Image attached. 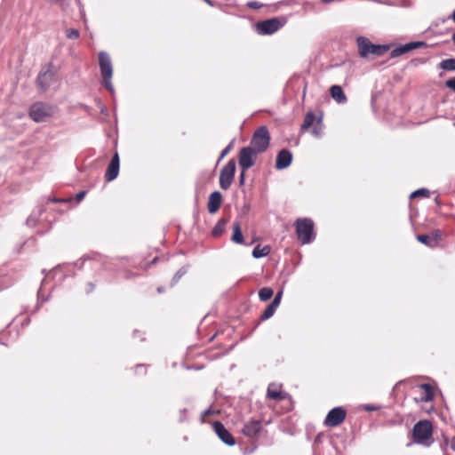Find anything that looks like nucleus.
Instances as JSON below:
<instances>
[{
	"mask_svg": "<svg viewBox=\"0 0 455 455\" xmlns=\"http://www.w3.org/2000/svg\"><path fill=\"white\" fill-rule=\"evenodd\" d=\"M99 64L102 76V84L110 92H114V87L111 83L113 76V66L109 55L105 52L99 53Z\"/></svg>",
	"mask_w": 455,
	"mask_h": 455,
	"instance_id": "1",
	"label": "nucleus"
},
{
	"mask_svg": "<svg viewBox=\"0 0 455 455\" xmlns=\"http://www.w3.org/2000/svg\"><path fill=\"white\" fill-rule=\"evenodd\" d=\"M55 107L44 102H36L29 108V116L36 123L46 122L55 113Z\"/></svg>",
	"mask_w": 455,
	"mask_h": 455,
	"instance_id": "2",
	"label": "nucleus"
},
{
	"mask_svg": "<svg viewBox=\"0 0 455 455\" xmlns=\"http://www.w3.org/2000/svg\"><path fill=\"white\" fill-rule=\"evenodd\" d=\"M295 226L298 239L302 244L310 243L315 239L314 222L312 220L307 218L299 219Z\"/></svg>",
	"mask_w": 455,
	"mask_h": 455,
	"instance_id": "3",
	"label": "nucleus"
},
{
	"mask_svg": "<svg viewBox=\"0 0 455 455\" xmlns=\"http://www.w3.org/2000/svg\"><path fill=\"white\" fill-rule=\"evenodd\" d=\"M359 54L362 58H366L370 54L380 56L387 50V45L373 44L370 40L363 36H359L356 40Z\"/></svg>",
	"mask_w": 455,
	"mask_h": 455,
	"instance_id": "4",
	"label": "nucleus"
},
{
	"mask_svg": "<svg viewBox=\"0 0 455 455\" xmlns=\"http://www.w3.org/2000/svg\"><path fill=\"white\" fill-rule=\"evenodd\" d=\"M270 137L267 127L260 126L254 132L251 145V148L258 153H262L267 150L269 146Z\"/></svg>",
	"mask_w": 455,
	"mask_h": 455,
	"instance_id": "5",
	"label": "nucleus"
},
{
	"mask_svg": "<svg viewBox=\"0 0 455 455\" xmlns=\"http://www.w3.org/2000/svg\"><path fill=\"white\" fill-rule=\"evenodd\" d=\"M433 433L432 424L428 420H420L416 423L412 429V435L415 443H424L430 439Z\"/></svg>",
	"mask_w": 455,
	"mask_h": 455,
	"instance_id": "6",
	"label": "nucleus"
},
{
	"mask_svg": "<svg viewBox=\"0 0 455 455\" xmlns=\"http://www.w3.org/2000/svg\"><path fill=\"white\" fill-rule=\"evenodd\" d=\"M235 172V160H229L228 163L221 169L220 174V187L227 190L230 188Z\"/></svg>",
	"mask_w": 455,
	"mask_h": 455,
	"instance_id": "7",
	"label": "nucleus"
},
{
	"mask_svg": "<svg viewBox=\"0 0 455 455\" xmlns=\"http://www.w3.org/2000/svg\"><path fill=\"white\" fill-rule=\"evenodd\" d=\"M257 153L251 147H245L240 150L239 165L243 171L254 165Z\"/></svg>",
	"mask_w": 455,
	"mask_h": 455,
	"instance_id": "8",
	"label": "nucleus"
},
{
	"mask_svg": "<svg viewBox=\"0 0 455 455\" xmlns=\"http://www.w3.org/2000/svg\"><path fill=\"white\" fill-rule=\"evenodd\" d=\"M346 414V411L342 407H335L328 412L324 425L330 427H337L345 420Z\"/></svg>",
	"mask_w": 455,
	"mask_h": 455,
	"instance_id": "9",
	"label": "nucleus"
},
{
	"mask_svg": "<svg viewBox=\"0 0 455 455\" xmlns=\"http://www.w3.org/2000/svg\"><path fill=\"white\" fill-rule=\"evenodd\" d=\"M54 77L52 64H47L42 68L37 76V85L45 91L49 88Z\"/></svg>",
	"mask_w": 455,
	"mask_h": 455,
	"instance_id": "10",
	"label": "nucleus"
},
{
	"mask_svg": "<svg viewBox=\"0 0 455 455\" xmlns=\"http://www.w3.org/2000/svg\"><path fill=\"white\" fill-rule=\"evenodd\" d=\"M283 24L277 18L269 19L257 23L259 34L271 35L282 28Z\"/></svg>",
	"mask_w": 455,
	"mask_h": 455,
	"instance_id": "11",
	"label": "nucleus"
},
{
	"mask_svg": "<svg viewBox=\"0 0 455 455\" xmlns=\"http://www.w3.org/2000/svg\"><path fill=\"white\" fill-rule=\"evenodd\" d=\"M213 430L218 437L227 445L233 446L235 443V438L220 421H215L212 424Z\"/></svg>",
	"mask_w": 455,
	"mask_h": 455,
	"instance_id": "12",
	"label": "nucleus"
},
{
	"mask_svg": "<svg viewBox=\"0 0 455 455\" xmlns=\"http://www.w3.org/2000/svg\"><path fill=\"white\" fill-rule=\"evenodd\" d=\"M292 161V154L288 149H282L276 156L275 168L283 170L289 167Z\"/></svg>",
	"mask_w": 455,
	"mask_h": 455,
	"instance_id": "13",
	"label": "nucleus"
},
{
	"mask_svg": "<svg viewBox=\"0 0 455 455\" xmlns=\"http://www.w3.org/2000/svg\"><path fill=\"white\" fill-rule=\"evenodd\" d=\"M119 172V156L117 152L115 153L113 156L110 164H108L106 173H105V179L107 181H112L114 180L117 176Z\"/></svg>",
	"mask_w": 455,
	"mask_h": 455,
	"instance_id": "14",
	"label": "nucleus"
},
{
	"mask_svg": "<svg viewBox=\"0 0 455 455\" xmlns=\"http://www.w3.org/2000/svg\"><path fill=\"white\" fill-rule=\"evenodd\" d=\"M222 196L219 191H214L210 195L208 201V211L210 213H215L220 207Z\"/></svg>",
	"mask_w": 455,
	"mask_h": 455,
	"instance_id": "15",
	"label": "nucleus"
},
{
	"mask_svg": "<svg viewBox=\"0 0 455 455\" xmlns=\"http://www.w3.org/2000/svg\"><path fill=\"white\" fill-rule=\"evenodd\" d=\"M261 429V424L259 420H251L246 425H244L243 428V433L244 435L252 438L255 437Z\"/></svg>",
	"mask_w": 455,
	"mask_h": 455,
	"instance_id": "16",
	"label": "nucleus"
},
{
	"mask_svg": "<svg viewBox=\"0 0 455 455\" xmlns=\"http://www.w3.org/2000/svg\"><path fill=\"white\" fill-rule=\"evenodd\" d=\"M330 92L331 98L338 103H345L347 101V97L339 85H332L330 89Z\"/></svg>",
	"mask_w": 455,
	"mask_h": 455,
	"instance_id": "17",
	"label": "nucleus"
},
{
	"mask_svg": "<svg viewBox=\"0 0 455 455\" xmlns=\"http://www.w3.org/2000/svg\"><path fill=\"white\" fill-rule=\"evenodd\" d=\"M419 388L422 390L421 402H429L434 398V390L430 384H421Z\"/></svg>",
	"mask_w": 455,
	"mask_h": 455,
	"instance_id": "18",
	"label": "nucleus"
},
{
	"mask_svg": "<svg viewBox=\"0 0 455 455\" xmlns=\"http://www.w3.org/2000/svg\"><path fill=\"white\" fill-rule=\"evenodd\" d=\"M267 397L274 400H283L285 394L281 392L275 384H270L267 387Z\"/></svg>",
	"mask_w": 455,
	"mask_h": 455,
	"instance_id": "19",
	"label": "nucleus"
},
{
	"mask_svg": "<svg viewBox=\"0 0 455 455\" xmlns=\"http://www.w3.org/2000/svg\"><path fill=\"white\" fill-rule=\"evenodd\" d=\"M233 229L234 233L232 235L231 240L235 243H243V236L241 231L240 224L238 222H235L233 224Z\"/></svg>",
	"mask_w": 455,
	"mask_h": 455,
	"instance_id": "20",
	"label": "nucleus"
},
{
	"mask_svg": "<svg viewBox=\"0 0 455 455\" xmlns=\"http://www.w3.org/2000/svg\"><path fill=\"white\" fill-rule=\"evenodd\" d=\"M417 240L419 243H424L429 247L436 246V239H435L432 236L427 235H418Z\"/></svg>",
	"mask_w": 455,
	"mask_h": 455,
	"instance_id": "21",
	"label": "nucleus"
},
{
	"mask_svg": "<svg viewBox=\"0 0 455 455\" xmlns=\"http://www.w3.org/2000/svg\"><path fill=\"white\" fill-rule=\"evenodd\" d=\"M270 252V248L268 246L260 247L257 245L252 251V256L255 259H259L267 256Z\"/></svg>",
	"mask_w": 455,
	"mask_h": 455,
	"instance_id": "22",
	"label": "nucleus"
},
{
	"mask_svg": "<svg viewBox=\"0 0 455 455\" xmlns=\"http://www.w3.org/2000/svg\"><path fill=\"white\" fill-rule=\"evenodd\" d=\"M410 47L408 44H403V45H400L398 47H395V49L392 50L390 55L392 58H395V57H398L403 53H406L408 52H410Z\"/></svg>",
	"mask_w": 455,
	"mask_h": 455,
	"instance_id": "23",
	"label": "nucleus"
},
{
	"mask_svg": "<svg viewBox=\"0 0 455 455\" xmlns=\"http://www.w3.org/2000/svg\"><path fill=\"white\" fill-rule=\"evenodd\" d=\"M439 67L448 71H455V59H446L440 62Z\"/></svg>",
	"mask_w": 455,
	"mask_h": 455,
	"instance_id": "24",
	"label": "nucleus"
},
{
	"mask_svg": "<svg viewBox=\"0 0 455 455\" xmlns=\"http://www.w3.org/2000/svg\"><path fill=\"white\" fill-rule=\"evenodd\" d=\"M273 294H274V291L269 287H264V288L260 289L259 291V297L260 300H262V301H267V300L270 299L272 298Z\"/></svg>",
	"mask_w": 455,
	"mask_h": 455,
	"instance_id": "25",
	"label": "nucleus"
},
{
	"mask_svg": "<svg viewBox=\"0 0 455 455\" xmlns=\"http://www.w3.org/2000/svg\"><path fill=\"white\" fill-rule=\"evenodd\" d=\"M276 309H277L276 307H275L272 304H269L267 307V308L264 310V312L261 314L260 320L265 321V320L269 319L270 317H272L274 315V314L275 313Z\"/></svg>",
	"mask_w": 455,
	"mask_h": 455,
	"instance_id": "26",
	"label": "nucleus"
},
{
	"mask_svg": "<svg viewBox=\"0 0 455 455\" xmlns=\"http://www.w3.org/2000/svg\"><path fill=\"white\" fill-rule=\"evenodd\" d=\"M226 224H227L226 220H224V219L220 220L212 229V235L214 236H220L223 233Z\"/></svg>",
	"mask_w": 455,
	"mask_h": 455,
	"instance_id": "27",
	"label": "nucleus"
},
{
	"mask_svg": "<svg viewBox=\"0 0 455 455\" xmlns=\"http://www.w3.org/2000/svg\"><path fill=\"white\" fill-rule=\"evenodd\" d=\"M315 115L312 112H309L306 115L303 124L301 125L302 130L308 129L315 122Z\"/></svg>",
	"mask_w": 455,
	"mask_h": 455,
	"instance_id": "28",
	"label": "nucleus"
},
{
	"mask_svg": "<svg viewBox=\"0 0 455 455\" xmlns=\"http://www.w3.org/2000/svg\"><path fill=\"white\" fill-rule=\"evenodd\" d=\"M430 195V192L426 188H419L411 194V198L416 197V196H425L428 197Z\"/></svg>",
	"mask_w": 455,
	"mask_h": 455,
	"instance_id": "29",
	"label": "nucleus"
},
{
	"mask_svg": "<svg viewBox=\"0 0 455 455\" xmlns=\"http://www.w3.org/2000/svg\"><path fill=\"white\" fill-rule=\"evenodd\" d=\"M187 273V268L185 267H181L177 271L172 278V285L177 283L179 280Z\"/></svg>",
	"mask_w": 455,
	"mask_h": 455,
	"instance_id": "30",
	"label": "nucleus"
},
{
	"mask_svg": "<svg viewBox=\"0 0 455 455\" xmlns=\"http://www.w3.org/2000/svg\"><path fill=\"white\" fill-rule=\"evenodd\" d=\"M66 36L69 39H77L79 37V31L75 28L67 29Z\"/></svg>",
	"mask_w": 455,
	"mask_h": 455,
	"instance_id": "31",
	"label": "nucleus"
},
{
	"mask_svg": "<svg viewBox=\"0 0 455 455\" xmlns=\"http://www.w3.org/2000/svg\"><path fill=\"white\" fill-rule=\"evenodd\" d=\"M282 296H283V291H278L270 304L278 307L281 303Z\"/></svg>",
	"mask_w": 455,
	"mask_h": 455,
	"instance_id": "32",
	"label": "nucleus"
},
{
	"mask_svg": "<svg viewBox=\"0 0 455 455\" xmlns=\"http://www.w3.org/2000/svg\"><path fill=\"white\" fill-rule=\"evenodd\" d=\"M247 6L251 9H259L263 6V4L258 1H250L247 3Z\"/></svg>",
	"mask_w": 455,
	"mask_h": 455,
	"instance_id": "33",
	"label": "nucleus"
},
{
	"mask_svg": "<svg viewBox=\"0 0 455 455\" xmlns=\"http://www.w3.org/2000/svg\"><path fill=\"white\" fill-rule=\"evenodd\" d=\"M408 44H409V46H411L410 50L411 51V50L417 49L419 47L425 46L426 43L425 42L418 41V42L408 43Z\"/></svg>",
	"mask_w": 455,
	"mask_h": 455,
	"instance_id": "34",
	"label": "nucleus"
},
{
	"mask_svg": "<svg viewBox=\"0 0 455 455\" xmlns=\"http://www.w3.org/2000/svg\"><path fill=\"white\" fill-rule=\"evenodd\" d=\"M445 85L447 88L451 89L455 92V77L447 80L445 82Z\"/></svg>",
	"mask_w": 455,
	"mask_h": 455,
	"instance_id": "35",
	"label": "nucleus"
},
{
	"mask_svg": "<svg viewBox=\"0 0 455 455\" xmlns=\"http://www.w3.org/2000/svg\"><path fill=\"white\" fill-rule=\"evenodd\" d=\"M232 148V142L228 145L221 152L220 156V159L219 160H221L223 159L231 150Z\"/></svg>",
	"mask_w": 455,
	"mask_h": 455,
	"instance_id": "36",
	"label": "nucleus"
},
{
	"mask_svg": "<svg viewBox=\"0 0 455 455\" xmlns=\"http://www.w3.org/2000/svg\"><path fill=\"white\" fill-rule=\"evenodd\" d=\"M36 222H37V218L36 216H34L33 214L30 215L27 220V225H28L30 227L36 226Z\"/></svg>",
	"mask_w": 455,
	"mask_h": 455,
	"instance_id": "37",
	"label": "nucleus"
},
{
	"mask_svg": "<svg viewBox=\"0 0 455 455\" xmlns=\"http://www.w3.org/2000/svg\"><path fill=\"white\" fill-rule=\"evenodd\" d=\"M52 3L57 4L60 5L61 7H65L68 4L69 0H49Z\"/></svg>",
	"mask_w": 455,
	"mask_h": 455,
	"instance_id": "38",
	"label": "nucleus"
},
{
	"mask_svg": "<svg viewBox=\"0 0 455 455\" xmlns=\"http://www.w3.org/2000/svg\"><path fill=\"white\" fill-rule=\"evenodd\" d=\"M363 409L367 411H377L379 409V407L371 405V404H364Z\"/></svg>",
	"mask_w": 455,
	"mask_h": 455,
	"instance_id": "39",
	"label": "nucleus"
},
{
	"mask_svg": "<svg viewBox=\"0 0 455 455\" xmlns=\"http://www.w3.org/2000/svg\"><path fill=\"white\" fill-rule=\"evenodd\" d=\"M85 195H86L85 191H80L79 193H77L76 196V201L77 202L82 201L84 198Z\"/></svg>",
	"mask_w": 455,
	"mask_h": 455,
	"instance_id": "40",
	"label": "nucleus"
},
{
	"mask_svg": "<svg viewBox=\"0 0 455 455\" xmlns=\"http://www.w3.org/2000/svg\"><path fill=\"white\" fill-rule=\"evenodd\" d=\"M432 237L436 239V243H437L438 240L441 237V232L439 230H436Z\"/></svg>",
	"mask_w": 455,
	"mask_h": 455,
	"instance_id": "41",
	"label": "nucleus"
},
{
	"mask_svg": "<svg viewBox=\"0 0 455 455\" xmlns=\"http://www.w3.org/2000/svg\"><path fill=\"white\" fill-rule=\"evenodd\" d=\"M239 183H240V185H243L244 183V171L243 170V172L240 174Z\"/></svg>",
	"mask_w": 455,
	"mask_h": 455,
	"instance_id": "42",
	"label": "nucleus"
},
{
	"mask_svg": "<svg viewBox=\"0 0 455 455\" xmlns=\"http://www.w3.org/2000/svg\"><path fill=\"white\" fill-rule=\"evenodd\" d=\"M312 133L314 134V136L315 137H319L321 135V131L320 129L318 128H315L313 131H312Z\"/></svg>",
	"mask_w": 455,
	"mask_h": 455,
	"instance_id": "43",
	"label": "nucleus"
},
{
	"mask_svg": "<svg viewBox=\"0 0 455 455\" xmlns=\"http://www.w3.org/2000/svg\"><path fill=\"white\" fill-rule=\"evenodd\" d=\"M211 414V410H205L204 411V412L202 413V416L203 417H205V416H208Z\"/></svg>",
	"mask_w": 455,
	"mask_h": 455,
	"instance_id": "44",
	"label": "nucleus"
},
{
	"mask_svg": "<svg viewBox=\"0 0 455 455\" xmlns=\"http://www.w3.org/2000/svg\"><path fill=\"white\" fill-rule=\"evenodd\" d=\"M451 17L452 20H453V21H454V23H455V10L453 11V12H452V14H451Z\"/></svg>",
	"mask_w": 455,
	"mask_h": 455,
	"instance_id": "45",
	"label": "nucleus"
},
{
	"mask_svg": "<svg viewBox=\"0 0 455 455\" xmlns=\"http://www.w3.org/2000/svg\"><path fill=\"white\" fill-rule=\"evenodd\" d=\"M71 200H72L71 198H68L67 200H61V202H70ZM57 201L59 202V200H57Z\"/></svg>",
	"mask_w": 455,
	"mask_h": 455,
	"instance_id": "46",
	"label": "nucleus"
},
{
	"mask_svg": "<svg viewBox=\"0 0 455 455\" xmlns=\"http://www.w3.org/2000/svg\"><path fill=\"white\" fill-rule=\"evenodd\" d=\"M452 41L455 44V33L452 35Z\"/></svg>",
	"mask_w": 455,
	"mask_h": 455,
	"instance_id": "47",
	"label": "nucleus"
}]
</instances>
